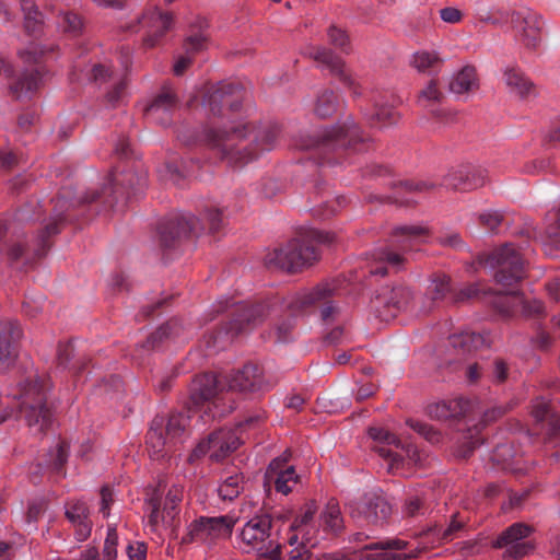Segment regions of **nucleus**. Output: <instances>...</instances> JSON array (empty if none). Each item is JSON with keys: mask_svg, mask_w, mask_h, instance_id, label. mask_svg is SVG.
I'll return each instance as SVG.
<instances>
[{"mask_svg": "<svg viewBox=\"0 0 560 560\" xmlns=\"http://www.w3.org/2000/svg\"><path fill=\"white\" fill-rule=\"evenodd\" d=\"M232 122L229 130L211 128L205 135L207 144L230 164H246L275 147L279 133L276 125L256 128L249 122Z\"/></svg>", "mask_w": 560, "mask_h": 560, "instance_id": "1", "label": "nucleus"}, {"mask_svg": "<svg viewBox=\"0 0 560 560\" xmlns=\"http://www.w3.org/2000/svg\"><path fill=\"white\" fill-rule=\"evenodd\" d=\"M364 141L360 128L352 119L331 127H324L308 136L300 144L303 150H316L319 164H342L349 150L357 151V145Z\"/></svg>", "mask_w": 560, "mask_h": 560, "instance_id": "2", "label": "nucleus"}, {"mask_svg": "<svg viewBox=\"0 0 560 560\" xmlns=\"http://www.w3.org/2000/svg\"><path fill=\"white\" fill-rule=\"evenodd\" d=\"M240 544L245 552H256L260 558L281 560V545L272 532V518L268 514L248 520L240 535Z\"/></svg>", "mask_w": 560, "mask_h": 560, "instance_id": "3", "label": "nucleus"}, {"mask_svg": "<svg viewBox=\"0 0 560 560\" xmlns=\"http://www.w3.org/2000/svg\"><path fill=\"white\" fill-rule=\"evenodd\" d=\"M318 258L319 253L313 244L294 238L268 252L264 261L271 269L298 272L312 266Z\"/></svg>", "mask_w": 560, "mask_h": 560, "instance_id": "4", "label": "nucleus"}, {"mask_svg": "<svg viewBox=\"0 0 560 560\" xmlns=\"http://www.w3.org/2000/svg\"><path fill=\"white\" fill-rule=\"evenodd\" d=\"M336 288L330 283H320L312 289L290 293L283 298V306L292 314H301L311 307L320 308V318L330 322L338 313L331 301Z\"/></svg>", "mask_w": 560, "mask_h": 560, "instance_id": "5", "label": "nucleus"}, {"mask_svg": "<svg viewBox=\"0 0 560 560\" xmlns=\"http://www.w3.org/2000/svg\"><path fill=\"white\" fill-rule=\"evenodd\" d=\"M488 264L495 269L494 279L502 287H512L525 277L523 254L513 244L495 248L489 255Z\"/></svg>", "mask_w": 560, "mask_h": 560, "instance_id": "6", "label": "nucleus"}, {"mask_svg": "<svg viewBox=\"0 0 560 560\" xmlns=\"http://www.w3.org/2000/svg\"><path fill=\"white\" fill-rule=\"evenodd\" d=\"M234 525L235 520L230 515L200 516L187 526L186 534L182 537V542L212 544L215 540L230 537Z\"/></svg>", "mask_w": 560, "mask_h": 560, "instance_id": "7", "label": "nucleus"}, {"mask_svg": "<svg viewBox=\"0 0 560 560\" xmlns=\"http://www.w3.org/2000/svg\"><path fill=\"white\" fill-rule=\"evenodd\" d=\"M172 25L173 15L170 12H162L158 7H149L127 24L126 28L132 33L144 32L143 44L151 48L158 45Z\"/></svg>", "mask_w": 560, "mask_h": 560, "instance_id": "8", "label": "nucleus"}, {"mask_svg": "<svg viewBox=\"0 0 560 560\" xmlns=\"http://www.w3.org/2000/svg\"><path fill=\"white\" fill-rule=\"evenodd\" d=\"M243 100V89L238 84L220 82L208 88L203 95L202 105L213 116L231 119L230 114L240 110Z\"/></svg>", "mask_w": 560, "mask_h": 560, "instance_id": "9", "label": "nucleus"}, {"mask_svg": "<svg viewBox=\"0 0 560 560\" xmlns=\"http://www.w3.org/2000/svg\"><path fill=\"white\" fill-rule=\"evenodd\" d=\"M350 516L361 525H382L392 513L387 500L376 492L365 493L359 500L349 503Z\"/></svg>", "mask_w": 560, "mask_h": 560, "instance_id": "10", "label": "nucleus"}, {"mask_svg": "<svg viewBox=\"0 0 560 560\" xmlns=\"http://www.w3.org/2000/svg\"><path fill=\"white\" fill-rule=\"evenodd\" d=\"M241 444L234 429H220L201 441L192 451L190 458H200L208 454L212 460L220 462L233 453Z\"/></svg>", "mask_w": 560, "mask_h": 560, "instance_id": "11", "label": "nucleus"}, {"mask_svg": "<svg viewBox=\"0 0 560 560\" xmlns=\"http://www.w3.org/2000/svg\"><path fill=\"white\" fill-rule=\"evenodd\" d=\"M412 294L404 287H384L371 300L372 311L382 319L395 317L399 312L409 307Z\"/></svg>", "mask_w": 560, "mask_h": 560, "instance_id": "12", "label": "nucleus"}, {"mask_svg": "<svg viewBox=\"0 0 560 560\" xmlns=\"http://www.w3.org/2000/svg\"><path fill=\"white\" fill-rule=\"evenodd\" d=\"M533 528L524 523H514L505 528L493 541V547L503 549L504 556L520 559L534 550V545L527 538Z\"/></svg>", "mask_w": 560, "mask_h": 560, "instance_id": "13", "label": "nucleus"}, {"mask_svg": "<svg viewBox=\"0 0 560 560\" xmlns=\"http://www.w3.org/2000/svg\"><path fill=\"white\" fill-rule=\"evenodd\" d=\"M515 38L526 48L536 49L541 42L542 20L530 10L512 12L510 19Z\"/></svg>", "mask_w": 560, "mask_h": 560, "instance_id": "14", "label": "nucleus"}, {"mask_svg": "<svg viewBox=\"0 0 560 560\" xmlns=\"http://www.w3.org/2000/svg\"><path fill=\"white\" fill-rule=\"evenodd\" d=\"M283 298H272L264 303L254 305H241L236 310V317L232 322V329L236 332L252 329L261 324L268 316L285 308Z\"/></svg>", "mask_w": 560, "mask_h": 560, "instance_id": "15", "label": "nucleus"}, {"mask_svg": "<svg viewBox=\"0 0 560 560\" xmlns=\"http://www.w3.org/2000/svg\"><path fill=\"white\" fill-rule=\"evenodd\" d=\"M487 182V171L480 166L463 164L453 167L443 178L442 185L448 189L470 191L482 187Z\"/></svg>", "mask_w": 560, "mask_h": 560, "instance_id": "16", "label": "nucleus"}, {"mask_svg": "<svg viewBox=\"0 0 560 560\" xmlns=\"http://www.w3.org/2000/svg\"><path fill=\"white\" fill-rule=\"evenodd\" d=\"M417 556V548L410 547L407 541L401 539H388L371 544L362 552V559L364 560H405Z\"/></svg>", "mask_w": 560, "mask_h": 560, "instance_id": "17", "label": "nucleus"}, {"mask_svg": "<svg viewBox=\"0 0 560 560\" xmlns=\"http://www.w3.org/2000/svg\"><path fill=\"white\" fill-rule=\"evenodd\" d=\"M229 388L238 392L267 390L271 385L265 380L262 370L256 364H245L228 378Z\"/></svg>", "mask_w": 560, "mask_h": 560, "instance_id": "18", "label": "nucleus"}, {"mask_svg": "<svg viewBox=\"0 0 560 560\" xmlns=\"http://www.w3.org/2000/svg\"><path fill=\"white\" fill-rule=\"evenodd\" d=\"M307 55L315 60L319 67L337 75L346 85L353 88V94H359L351 75L347 72L345 61L326 47H312Z\"/></svg>", "mask_w": 560, "mask_h": 560, "instance_id": "19", "label": "nucleus"}, {"mask_svg": "<svg viewBox=\"0 0 560 560\" xmlns=\"http://www.w3.org/2000/svg\"><path fill=\"white\" fill-rule=\"evenodd\" d=\"M287 456L275 458L266 471V480L273 482L278 492L287 495L299 482V476L293 466H285Z\"/></svg>", "mask_w": 560, "mask_h": 560, "instance_id": "20", "label": "nucleus"}, {"mask_svg": "<svg viewBox=\"0 0 560 560\" xmlns=\"http://www.w3.org/2000/svg\"><path fill=\"white\" fill-rule=\"evenodd\" d=\"M22 337L18 322L0 320V370L9 368L16 358V341Z\"/></svg>", "mask_w": 560, "mask_h": 560, "instance_id": "21", "label": "nucleus"}, {"mask_svg": "<svg viewBox=\"0 0 560 560\" xmlns=\"http://www.w3.org/2000/svg\"><path fill=\"white\" fill-rule=\"evenodd\" d=\"M66 516L74 527L77 540H86L92 530V521L90 520V511L86 503L81 500L69 501L66 504Z\"/></svg>", "mask_w": 560, "mask_h": 560, "instance_id": "22", "label": "nucleus"}, {"mask_svg": "<svg viewBox=\"0 0 560 560\" xmlns=\"http://www.w3.org/2000/svg\"><path fill=\"white\" fill-rule=\"evenodd\" d=\"M177 106V97L171 88H163L145 108L148 118L155 122L165 125L170 121V114Z\"/></svg>", "mask_w": 560, "mask_h": 560, "instance_id": "23", "label": "nucleus"}, {"mask_svg": "<svg viewBox=\"0 0 560 560\" xmlns=\"http://www.w3.org/2000/svg\"><path fill=\"white\" fill-rule=\"evenodd\" d=\"M405 260L406 259L401 254L388 247H383L376 249L372 254L369 272L373 276H385L387 273V268L397 271L404 266Z\"/></svg>", "mask_w": 560, "mask_h": 560, "instance_id": "24", "label": "nucleus"}, {"mask_svg": "<svg viewBox=\"0 0 560 560\" xmlns=\"http://www.w3.org/2000/svg\"><path fill=\"white\" fill-rule=\"evenodd\" d=\"M430 231L425 225L410 224L399 225L393 231L395 243L404 250L413 249L427 242Z\"/></svg>", "mask_w": 560, "mask_h": 560, "instance_id": "25", "label": "nucleus"}, {"mask_svg": "<svg viewBox=\"0 0 560 560\" xmlns=\"http://www.w3.org/2000/svg\"><path fill=\"white\" fill-rule=\"evenodd\" d=\"M503 81L509 93L521 98L528 97L535 92L534 83L518 67H506L503 71Z\"/></svg>", "mask_w": 560, "mask_h": 560, "instance_id": "26", "label": "nucleus"}, {"mask_svg": "<svg viewBox=\"0 0 560 560\" xmlns=\"http://www.w3.org/2000/svg\"><path fill=\"white\" fill-rule=\"evenodd\" d=\"M200 220L192 214H184L168 222L165 230L161 232V238L165 246H168L167 231L172 240L197 234Z\"/></svg>", "mask_w": 560, "mask_h": 560, "instance_id": "27", "label": "nucleus"}, {"mask_svg": "<svg viewBox=\"0 0 560 560\" xmlns=\"http://www.w3.org/2000/svg\"><path fill=\"white\" fill-rule=\"evenodd\" d=\"M479 88L477 70L474 66L467 65L456 71L450 82L448 90L456 95H464L475 92Z\"/></svg>", "mask_w": 560, "mask_h": 560, "instance_id": "28", "label": "nucleus"}, {"mask_svg": "<svg viewBox=\"0 0 560 560\" xmlns=\"http://www.w3.org/2000/svg\"><path fill=\"white\" fill-rule=\"evenodd\" d=\"M469 410V401L464 398H455L432 404L428 407V415L432 419L447 420L465 416Z\"/></svg>", "mask_w": 560, "mask_h": 560, "instance_id": "29", "label": "nucleus"}, {"mask_svg": "<svg viewBox=\"0 0 560 560\" xmlns=\"http://www.w3.org/2000/svg\"><path fill=\"white\" fill-rule=\"evenodd\" d=\"M219 393L218 377L212 373H205L194 378L190 397L198 405L214 398Z\"/></svg>", "mask_w": 560, "mask_h": 560, "instance_id": "30", "label": "nucleus"}, {"mask_svg": "<svg viewBox=\"0 0 560 560\" xmlns=\"http://www.w3.org/2000/svg\"><path fill=\"white\" fill-rule=\"evenodd\" d=\"M170 443L167 435H164V418L155 417L147 433V445L151 456L155 459L163 457Z\"/></svg>", "mask_w": 560, "mask_h": 560, "instance_id": "31", "label": "nucleus"}, {"mask_svg": "<svg viewBox=\"0 0 560 560\" xmlns=\"http://www.w3.org/2000/svg\"><path fill=\"white\" fill-rule=\"evenodd\" d=\"M443 59L436 50L421 49L412 54L410 66L419 73L433 75L439 73Z\"/></svg>", "mask_w": 560, "mask_h": 560, "instance_id": "32", "label": "nucleus"}, {"mask_svg": "<svg viewBox=\"0 0 560 560\" xmlns=\"http://www.w3.org/2000/svg\"><path fill=\"white\" fill-rule=\"evenodd\" d=\"M40 81L42 75L37 69L26 70L10 85V93L16 100L26 98L39 88Z\"/></svg>", "mask_w": 560, "mask_h": 560, "instance_id": "33", "label": "nucleus"}, {"mask_svg": "<svg viewBox=\"0 0 560 560\" xmlns=\"http://www.w3.org/2000/svg\"><path fill=\"white\" fill-rule=\"evenodd\" d=\"M93 79L96 82H107L113 81L114 88L112 91L107 93V100L110 104H116L124 94L126 82L121 78H117L115 73L106 66L104 65H96L94 66L93 70Z\"/></svg>", "mask_w": 560, "mask_h": 560, "instance_id": "34", "label": "nucleus"}, {"mask_svg": "<svg viewBox=\"0 0 560 560\" xmlns=\"http://www.w3.org/2000/svg\"><path fill=\"white\" fill-rule=\"evenodd\" d=\"M485 341L486 339L482 335L470 331L454 334L450 337L452 347L459 354H469L478 350L483 346Z\"/></svg>", "mask_w": 560, "mask_h": 560, "instance_id": "35", "label": "nucleus"}, {"mask_svg": "<svg viewBox=\"0 0 560 560\" xmlns=\"http://www.w3.org/2000/svg\"><path fill=\"white\" fill-rule=\"evenodd\" d=\"M281 314H288L285 318H279L275 324L270 336L273 338L276 342H287L292 339L293 330H294V317L299 314H292L287 308H282L277 313H273V316H279Z\"/></svg>", "mask_w": 560, "mask_h": 560, "instance_id": "36", "label": "nucleus"}, {"mask_svg": "<svg viewBox=\"0 0 560 560\" xmlns=\"http://www.w3.org/2000/svg\"><path fill=\"white\" fill-rule=\"evenodd\" d=\"M185 326L180 319L172 318L159 327L149 338L148 342L155 347L156 343L166 339H176L185 334Z\"/></svg>", "mask_w": 560, "mask_h": 560, "instance_id": "37", "label": "nucleus"}, {"mask_svg": "<svg viewBox=\"0 0 560 560\" xmlns=\"http://www.w3.org/2000/svg\"><path fill=\"white\" fill-rule=\"evenodd\" d=\"M522 302V293L511 291L498 294L493 300L494 308L504 317H512Z\"/></svg>", "mask_w": 560, "mask_h": 560, "instance_id": "38", "label": "nucleus"}, {"mask_svg": "<svg viewBox=\"0 0 560 560\" xmlns=\"http://www.w3.org/2000/svg\"><path fill=\"white\" fill-rule=\"evenodd\" d=\"M145 510L148 511V526L151 532L156 533L161 525H171L174 520H170L167 514L160 511V499L158 497H151L145 500Z\"/></svg>", "mask_w": 560, "mask_h": 560, "instance_id": "39", "label": "nucleus"}, {"mask_svg": "<svg viewBox=\"0 0 560 560\" xmlns=\"http://www.w3.org/2000/svg\"><path fill=\"white\" fill-rule=\"evenodd\" d=\"M244 476L234 474L226 477L218 488L219 497L224 501H233L244 490Z\"/></svg>", "mask_w": 560, "mask_h": 560, "instance_id": "40", "label": "nucleus"}, {"mask_svg": "<svg viewBox=\"0 0 560 560\" xmlns=\"http://www.w3.org/2000/svg\"><path fill=\"white\" fill-rule=\"evenodd\" d=\"M444 98L443 92L440 90L436 80H430L418 94V104L424 108H431L441 103Z\"/></svg>", "mask_w": 560, "mask_h": 560, "instance_id": "41", "label": "nucleus"}, {"mask_svg": "<svg viewBox=\"0 0 560 560\" xmlns=\"http://www.w3.org/2000/svg\"><path fill=\"white\" fill-rule=\"evenodd\" d=\"M21 9L24 13V25L26 31L34 35L40 31L42 15L32 0H22Z\"/></svg>", "mask_w": 560, "mask_h": 560, "instance_id": "42", "label": "nucleus"}, {"mask_svg": "<svg viewBox=\"0 0 560 560\" xmlns=\"http://www.w3.org/2000/svg\"><path fill=\"white\" fill-rule=\"evenodd\" d=\"M451 279L445 275L436 276L428 289L429 299L431 300L430 305L425 311H430L434 302L442 301L446 294L451 291L450 287Z\"/></svg>", "mask_w": 560, "mask_h": 560, "instance_id": "43", "label": "nucleus"}, {"mask_svg": "<svg viewBox=\"0 0 560 560\" xmlns=\"http://www.w3.org/2000/svg\"><path fill=\"white\" fill-rule=\"evenodd\" d=\"M68 445L65 442H58L56 446L49 451L48 458L44 460V463H39L45 465L47 469H51L56 472H59L67 462L68 458Z\"/></svg>", "mask_w": 560, "mask_h": 560, "instance_id": "44", "label": "nucleus"}, {"mask_svg": "<svg viewBox=\"0 0 560 560\" xmlns=\"http://www.w3.org/2000/svg\"><path fill=\"white\" fill-rule=\"evenodd\" d=\"M184 498V487L182 485H172L168 489L165 501H164V512L167 514L170 520H175L178 514V506Z\"/></svg>", "mask_w": 560, "mask_h": 560, "instance_id": "45", "label": "nucleus"}, {"mask_svg": "<svg viewBox=\"0 0 560 560\" xmlns=\"http://www.w3.org/2000/svg\"><path fill=\"white\" fill-rule=\"evenodd\" d=\"M338 106V98L332 91H324L317 97L315 114L322 118L331 116Z\"/></svg>", "mask_w": 560, "mask_h": 560, "instance_id": "46", "label": "nucleus"}, {"mask_svg": "<svg viewBox=\"0 0 560 560\" xmlns=\"http://www.w3.org/2000/svg\"><path fill=\"white\" fill-rule=\"evenodd\" d=\"M188 423V418L183 413L171 415L166 424L164 423V431L170 442H174L182 436Z\"/></svg>", "mask_w": 560, "mask_h": 560, "instance_id": "47", "label": "nucleus"}, {"mask_svg": "<svg viewBox=\"0 0 560 560\" xmlns=\"http://www.w3.org/2000/svg\"><path fill=\"white\" fill-rule=\"evenodd\" d=\"M322 520L327 528L332 532L342 529V517L338 503L334 500L329 501L322 513Z\"/></svg>", "mask_w": 560, "mask_h": 560, "instance_id": "48", "label": "nucleus"}, {"mask_svg": "<svg viewBox=\"0 0 560 560\" xmlns=\"http://www.w3.org/2000/svg\"><path fill=\"white\" fill-rule=\"evenodd\" d=\"M428 506L424 499L419 494H410L402 506V515L405 517L422 516L427 513Z\"/></svg>", "mask_w": 560, "mask_h": 560, "instance_id": "49", "label": "nucleus"}, {"mask_svg": "<svg viewBox=\"0 0 560 560\" xmlns=\"http://www.w3.org/2000/svg\"><path fill=\"white\" fill-rule=\"evenodd\" d=\"M407 424L419 435L423 436L427 441H429L432 444H436L441 442L442 434L440 431H438L435 428H433L431 424L419 421V420H408Z\"/></svg>", "mask_w": 560, "mask_h": 560, "instance_id": "50", "label": "nucleus"}, {"mask_svg": "<svg viewBox=\"0 0 560 560\" xmlns=\"http://www.w3.org/2000/svg\"><path fill=\"white\" fill-rule=\"evenodd\" d=\"M370 118L376 120L381 126H387L397 122L398 114L393 107L375 102L374 110L370 115Z\"/></svg>", "mask_w": 560, "mask_h": 560, "instance_id": "51", "label": "nucleus"}, {"mask_svg": "<svg viewBox=\"0 0 560 560\" xmlns=\"http://www.w3.org/2000/svg\"><path fill=\"white\" fill-rule=\"evenodd\" d=\"M327 36L330 44L342 52L349 54L351 51L350 38L345 30L331 25L327 31Z\"/></svg>", "mask_w": 560, "mask_h": 560, "instance_id": "52", "label": "nucleus"}, {"mask_svg": "<svg viewBox=\"0 0 560 560\" xmlns=\"http://www.w3.org/2000/svg\"><path fill=\"white\" fill-rule=\"evenodd\" d=\"M57 23L63 32L72 35H77L82 28V20L70 12L60 13Z\"/></svg>", "mask_w": 560, "mask_h": 560, "instance_id": "53", "label": "nucleus"}, {"mask_svg": "<svg viewBox=\"0 0 560 560\" xmlns=\"http://www.w3.org/2000/svg\"><path fill=\"white\" fill-rule=\"evenodd\" d=\"M317 512V506L314 502H307L302 509L301 513L295 517L291 524V529L302 530L304 526L308 525Z\"/></svg>", "mask_w": 560, "mask_h": 560, "instance_id": "54", "label": "nucleus"}, {"mask_svg": "<svg viewBox=\"0 0 560 560\" xmlns=\"http://www.w3.org/2000/svg\"><path fill=\"white\" fill-rule=\"evenodd\" d=\"M520 306L522 307V315L525 318H538L546 315L545 305L540 300H526L522 295V302Z\"/></svg>", "mask_w": 560, "mask_h": 560, "instance_id": "55", "label": "nucleus"}, {"mask_svg": "<svg viewBox=\"0 0 560 560\" xmlns=\"http://www.w3.org/2000/svg\"><path fill=\"white\" fill-rule=\"evenodd\" d=\"M369 435L380 444L394 445L395 447H399L400 445V441L397 439V436L383 428H370Z\"/></svg>", "mask_w": 560, "mask_h": 560, "instance_id": "56", "label": "nucleus"}, {"mask_svg": "<svg viewBox=\"0 0 560 560\" xmlns=\"http://www.w3.org/2000/svg\"><path fill=\"white\" fill-rule=\"evenodd\" d=\"M117 533L115 528H108L103 548V560H115L117 556Z\"/></svg>", "mask_w": 560, "mask_h": 560, "instance_id": "57", "label": "nucleus"}, {"mask_svg": "<svg viewBox=\"0 0 560 560\" xmlns=\"http://www.w3.org/2000/svg\"><path fill=\"white\" fill-rule=\"evenodd\" d=\"M480 293V290L476 283L468 284L458 291H455L452 294V300L454 303H460L469 301L474 298H477Z\"/></svg>", "mask_w": 560, "mask_h": 560, "instance_id": "58", "label": "nucleus"}, {"mask_svg": "<svg viewBox=\"0 0 560 560\" xmlns=\"http://www.w3.org/2000/svg\"><path fill=\"white\" fill-rule=\"evenodd\" d=\"M439 15L447 24H458L464 19V12L456 7H444L440 9Z\"/></svg>", "mask_w": 560, "mask_h": 560, "instance_id": "59", "label": "nucleus"}, {"mask_svg": "<svg viewBox=\"0 0 560 560\" xmlns=\"http://www.w3.org/2000/svg\"><path fill=\"white\" fill-rule=\"evenodd\" d=\"M480 222L490 231H495L503 221V215L499 211H487L481 213Z\"/></svg>", "mask_w": 560, "mask_h": 560, "instance_id": "60", "label": "nucleus"}, {"mask_svg": "<svg viewBox=\"0 0 560 560\" xmlns=\"http://www.w3.org/2000/svg\"><path fill=\"white\" fill-rule=\"evenodd\" d=\"M532 413L537 421H546L551 415L549 410V402L541 397L536 398L533 401Z\"/></svg>", "mask_w": 560, "mask_h": 560, "instance_id": "61", "label": "nucleus"}, {"mask_svg": "<svg viewBox=\"0 0 560 560\" xmlns=\"http://www.w3.org/2000/svg\"><path fill=\"white\" fill-rule=\"evenodd\" d=\"M206 36L203 34L190 35L186 38L184 47L186 54H195L205 47Z\"/></svg>", "mask_w": 560, "mask_h": 560, "instance_id": "62", "label": "nucleus"}, {"mask_svg": "<svg viewBox=\"0 0 560 560\" xmlns=\"http://www.w3.org/2000/svg\"><path fill=\"white\" fill-rule=\"evenodd\" d=\"M509 374V366L503 359H495L493 361L492 380L494 383L501 384L506 381Z\"/></svg>", "mask_w": 560, "mask_h": 560, "instance_id": "63", "label": "nucleus"}, {"mask_svg": "<svg viewBox=\"0 0 560 560\" xmlns=\"http://www.w3.org/2000/svg\"><path fill=\"white\" fill-rule=\"evenodd\" d=\"M127 555L129 560H145L147 546L144 542L135 541L127 547Z\"/></svg>", "mask_w": 560, "mask_h": 560, "instance_id": "64", "label": "nucleus"}]
</instances>
